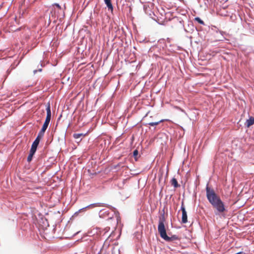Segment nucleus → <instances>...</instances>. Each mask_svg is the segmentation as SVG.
<instances>
[{"label":"nucleus","mask_w":254,"mask_h":254,"mask_svg":"<svg viewBox=\"0 0 254 254\" xmlns=\"http://www.w3.org/2000/svg\"><path fill=\"white\" fill-rule=\"evenodd\" d=\"M51 119L50 118H48V117H46V119L44 123H46V124L49 125Z\"/></svg>","instance_id":"obj_22"},{"label":"nucleus","mask_w":254,"mask_h":254,"mask_svg":"<svg viewBox=\"0 0 254 254\" xmlns=\"http://www.w3.org/2000/svg\"><path fill=\"white\" fill-rule=\"evenodd\" d=\"M119 254H120V253H119Z\"/></svg>","instance_id":"obj_33"},{"label":"nucleus","mask_w":254,"mask_h":254,"mask_svg":"<svg viewBox=\"0 0 254 254\" xmlns=\"http://www.w3.org/2000/svg\"><path fill=\"white\" fill-rule=\"evenodd\" d=\"M171 185L173 186L175 188H177L180 187V185L178 184V181L177 179L175 178H173L171 181Z\"/></svg>","instance_id":"obj_13"},{"label":"nucleus","mask_w":254,"mask_h":254,"mask_svg":"<svg viewBox=\"0 0 254 254\" xmlns=\"http://www.w3.org/2000/svg\"><path fill=\"white\" fill-rule=\"evenodd\" d=\"M79 233V232H76V233L74 234V235H76L77 234H78Z\"/></svg>","instance_id":"obj_31"},{"label":"nucleus","mask_w":254,"mask_h":254,"mask_svg":"<svg viewBox=\"0 0 254 254\" xmlns=\"http://www.w3.org/2000/svg\"><path fill=\"white\" fill-rule=\"evenodd\" d=\"M138 154V151L137 149H135L133 151V156L134 157V159L135 161L137 160V156Z\"/></svg>","instance_id":"obj_19"},{"label":"nucleus","mask_w":254,"mask_h":254,"mask_svg":"<svg viewBox=\"0 0 254 254\" xmlns=\"http://www.w3.org/2000/svg\"><path fill=\"white\" fill-rule=\"evenodd\" d=\"M165 222L166 218L164 213H161L160 215L159 216V223L158 225V231L159 233L166 230L165 226Z\"/></svg>","instance_id":"obj_4"},{"label":"nucleus","mask_w":254,"mask_h":254,"mask_svg":"<svg viewBox=\"0 0 254 254\" xmlns=\"http://www.w3.org/2000/svg\"><path fill=\"white\" fill-rule=\"evenodd\" d=\"M225 39L224 37H223V39H220V41H224V39Z\"/></svg>","instance_id":"obj_30"},{"label":"nucleus","mask_w":254,"mask_h":254,"mask_svg":"<svg viewBox=\"0 0 254 254\" xmlns=\"http://www.w3.org/2000/svg\"><path fill=\"white\" fill-rule=\"evenodd\" d=\"M160 235V237L165 240L166 242H172L175 240H179V237L178 236L176 235H174L171 236V237L168 236L167 235L166 230L165 231L159 233Z\"/></svg>","instance_id":"obj_5"},{"label":"nucleus","mask_w":254,"mask_h":254,"mask_svg":"<svg viewBox=\"0 0 254 254\" xmlns=\"http://www.w3.org/2000/svg\"><path fill=\"white\" fill-rule=\"evenodd\" d=\"M182 26L184 28V30L185 31V32L187 33H188V29H186V26H185L183 24H182Z\"/></svg>","instance_id":"obj_25"},{"label":"nucleus","mask_w":254,"mask_h":254,"mask_svg":"<svg viewBox=\"0 0 254 254\" xmlns=\"http://www.w3.org/2000/svg\"><path fill=\"white\" fill-rule=\"evenodd\" d=\"M129 196L128 194L126 195L125 196H123L122 198V199H126L128 198Z\"/></svg>","instance_id":"obj_27"},{"label":"nucleus","mask_w":254,"mask_h":254,"mask_svg":"<svg viewBox=\"0 0 254 254\" xmlns=\"http://www.w3.org/2000/svg\"><path fill=\"white\" fill-rule=\"evenodd\" d=\"M100 206H106L109 208L111 210H112L114 212L115 215L118 217L119 215V212L116 210V208L111 205H108L106 203H94L92 204H90L80 209L78 212H76L74 213V215H76L78 212H81L84 210H85L87 208H90L92 207H100Z\"/></svg>","instance_id":"obj_2"},{"label":"nucleus","mask_w":254,"mask_h":254,"mask_svg":"<svg viewBox=\"0 0 254 254\" xmlns=\"http://www.w3.org/2000/svg\"><path fill=\"white\" fill-rule=\"evenodd\" d=\"M48 126H49V125L46 124V123H44L43 125V126L40 131L45 133L46 129H47V128L48 127Z\"/></svg>","instance_id":"obj_16"},{"label":"nucleus","mask_w":254,"mask_h":254,"mask_svg":"<svg viewBox=\"0 0 254 254\" xmlns=\"http://www.w3.org/2000/svg\"><path fill=\"white\" fill-rule=\"evenodd\" d=\"M212 206L216 209L219 213H222L227 211L224 202L222 201L221 198L211 204Z\"/></svg>","instance_id":"obj_3"},{"label":"nucleus","mask_w":254,"mask_h":254,"mask_svg":"<svg viewBox=\"0 0 254 254\" xmlns=\"http://www.w3.org/2000/svg\"><path fill=\"white\" fill-rule=\"evenodd\" d=\"M48 18H49V21H48V25H49L50 23H51V19H50L51 18L50 15L48 16Z\"/></svg>","instance_id":"obj_26"},{"label":"nucleus","mask_w":254,"mask_h":254,"mask_svg":"<svg viewBox=\"0 0 254 254\" xmlns=\"http://www.w3.org/2000/svg\"><path fill=\"white\" fill-rule=\"evenodd\" d=\"M39 143H40V141H39L37 139H35L34 141L33 142L32 145L35 146L36 147H38Z\"/></svg>","instance_id":"obj_20"},{"label":"nucleus","mask_w":254,"mask_h":254,"mask_svg":"<svg viewBox=\"0 0 254 254\" xmlns=\"http://www.w3.org/2000/svg\"><path fill=\"white\" fill-rule=\"evenodd\" d=\"M206 197L208 201L211 204L220 199V197L217 195L213 189L210 188L207 184L206 187Z\"/></svg>","instance_id":"obj_1"},{"label":"nucleus","mask_w":254,"mask_h":254,"mask_svg":"<svg viewBox=\"0 0 254 254\" xmlns=\"http://www.w3.org/2000/svg\"><path fill=\"white\" fill-rule=\"evenodd\" d=\"M86 134H87L86 133H74L73 134V137H74V139H76V141L77 142H79L82 140L81 137L85 136Z\"/></svg>","instance_id":"obj_8"},{"label":"nucleus","mask_w":254,"mask_h":254,"mask_svg":"<svg viewBox=\"0 0 254 254\" xmlns=\"http://www.w3.org/2000/svg\"><path fill=\"white\" fill-rule=\"evenodd\" d=\"M244 254V252H239L236 254Z\"/></svg>","instance_id":"obj_28"},{"label":"nucleus","mask_w":254,"mask_h":254,"mask_svg":"<svg viewBox=\"0 0 254 254\" xmlns=\"http://www.w3.org/2000/svg\"><path fill=\"white\" fill-rule=\"evenodd\" d=\"M194 20L195 21H197L198 23H199L200 24H202V25L204 24L203 21L200 18H199L198 17H196L194 18Z\"/></svg>","instance_id":"obj_18"},{"label":"nucleus","mask_w":254,"mask_h":254,"mask_svg":"<svg viewBox=\"0 0 254 254\" xmlns=\"http://www.w3.org/2000/svg\"><path fill=\"white\" fill-rule=\"evenodd\" d=\"M104 1L106 5L109 10L111 11H113V6L112 5L111 0H104Z\"/></svg>","instance_id":"obj_10"},{"label":"nucleus","mask_w":254,"mask_h":254,"mask_svg":"<svg viewBox=\"0 0 254 254\" xmlns=\"http://www.w3.org/2000/svg\"><path fill=\"white\" fill-rule=\"evenodd\" d=\"M51 13L52 14V16L53 17V15L52 14V12H51Z\"/></svg>","instance_id":"obj_32"},{"label":"nucleus","mask_w":254,"mask_h":254,"mask_svg":"<svg viewBox=\"0 0 254 254\" xmlns=\"http://www.w3.org/2000/svg\"><path fill=\"white\" fill-rule=\"evenodd\" d=\"M33 156H34V154L29 153V154L27 157V160L28 162H30L31 161Z\"/></svg>","instance_id":"obj_21"},{"label":"nucleus","mask_w":254,"mask_h":254,"mask_svg":"<svg viewBox=\"0 0 254 254\" xmlns=\"http://www.w3.org/2000/svg\"><path fill=\"white\" fill-rule=\"evenodd\" d=\"M254 124V118L251 117L249 118V119L247 120L245 125L247 127H249Z\"/></svg>","instance_id":"obj_11"},{"label":"nucleus","mask_w":254,"mask_h":254,"mask_svg":"<svg viewBox=\"0 0 254 254\" xmlns=\"http://www.w3.org/2000/svg\"><path fill=\"white\" fill-rule=\"evenodd\" d=\"M196 28L194 27L193 24L191 22H189L186 26V29H188V33H192L194 31V29Z\"/></svg>","instance_id":"obj_9"},{"label":"nucleus","mask_w":254,"mask_h":254,"mask_svg":"<svg viewBox=\"0 0 254 254\" xmlns=\"http://www.w3.org/2000/svg\"><path fill=\"white\" fill-rule=\"evenodd\" d=\"M53 5H55L56 7H57L59 9H61V6L59 3H55L53 4Z\"/></svg>","instance_id":"obj_23"},{"label":"nucleus","mask_w":254,"mask_h":254,"mask_svg":"<svg viewBox=\"0 0 254 254\" xmlns=\"http://www.w3.org/2000/svg\"><path fill=\"white\" fill-rule=\"evenodd\" d=\"M180 210L182 212V223L185 224L188 222L187 212L186 211L184 202L182 201Z\"/></svg>","instance_id":"obj_7"},{"label":"nucleus","mask_w":254,"mask_h":254,"mask_svg":"<svg viewBox=\"0 0 254 254\" xmlns=\"http://www.w3.org/2000/svg\"><path fill=\"white\" fill-rule=\"evenodd\" d=\"M45 133L43 132H42L40 131L38 134V135L37 136L35 139H37L40 141L41 138L44 136Z\"/></svg>","instance_id":"obj_15"},{"label":"nucleus","mask_w":254,"mask_h":254,"mask_svg":"<svg viewBox=\"0 0 254 254\" xmlns=\"http://www.w3.org/2000/svg\"><path fill=\"white\" fill-rule=\"evenodd\" d=\"M99 216L100 218L110 219L112 218L113 215L112 214H111L108 210L104 208L100 210L99 212Z\"/></svg>","instance_id":"obj_6"},{"label":"nucleus","mask_w":254,"mask_h":254,"mask_svg":"<svg viewBox=\"0 0 254 254\" xmlns=\"http://www.w3.org/2000/svg\"><path fill=\"white\" fill-rule=\"evenodd\" d=\"M37 147L34 146L33 145H31L29 153L34 155L37 150Z\"/></svg>","instance_id":"obj_17"},{"label":"nucleus","mask_w":254,"mask_h":254,"mask_svg":"<svg viewBox=\"0 0 254 254\" xmlns=\"http://www.w3.org/2000/svg\"><path fill=\"white\" fill-rule=\"evenodd\" d=\"M164 121V120H161L157 122H150L147 124V125L150 126H155L159 125L160 123L163 122Z\"/></svg>","instance_id":"obj_14"},{"label":"nucleus","mask_w":254,"mask_h":254,"mask_svg":"<svg viewBox=\"0 0 254 254\" xmlns=\"http://www.w3.org/2000/svg\"><path fill=\"white\" fill-rule=\"evenodd\" d=\"M165 213V208H164L161 212V213Z\"/></svg>","instance_id":"obj_29"},{"label":"nucleus","mask_w":254,"mask_h":254,"mask_svg":"<svg viewBox=\"0 0 254 254\" xmlns=\"http://www.w3.org/2000/svg\"><path fill=\"white\" fill-rule=\"evenodd\" d=\"M42 69L41 68H40L37 70V69L34 70L33 73H34V74H35L37 72H38V71L41 72V71H42Z\"/></svg>","instance_id":"obj_24"},{"label":"nucleus","mask_w":254,"mask_h":254,"mask_svg":"<svg viewBox=\"0 0 254 254\" xmlns=\"http://www.w3.org/2000/svg\"><path fill=\"white\" fill-rule=\"evenodd\" d=\"M46 117H48V118L51 119V107H50V103L49 102L47 105H46Z\"/></svg>","instance_id":"obj_12"}]
</instances>
